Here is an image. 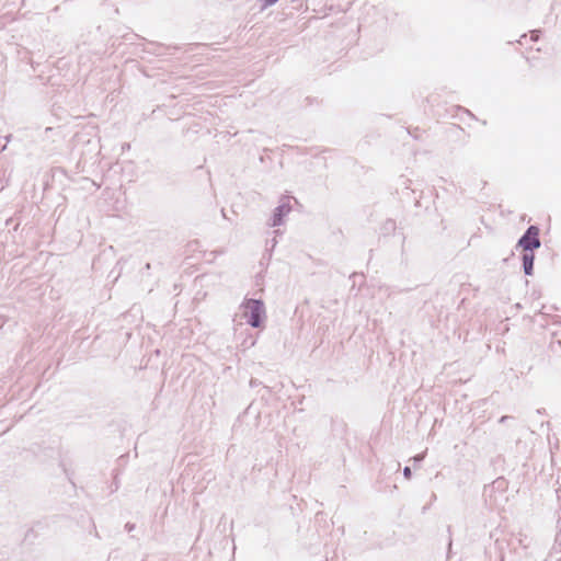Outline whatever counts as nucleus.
Segmentation results:
<instances>
[{"mask_svg": "<svg viewBox=\"0 0 561 561\" xmlns=\"http://www.w3.org/2000/svg\"><path fill=\"white\" fill-rule=\"evenodd\" d=\"M125 528H126V530H127V531H129V533H130V531H133V530L135 529V524L127 523V524L125 525Z\"/></svg>", "mask_w": 561, "mask_h": 561, "instance_id": "nucleus-10", "label": "nucleus"}, {"mask_svg": "<svg viewBox=\"0 0 561 561\" xmlns=\"http://www.w3.org/2000/svg\"><path fill=\"white\" fill-rule=\"evenodd\" d=\"M396 228V222L393 220H388L386 224H385V229L387 231H390V230H394Z\"/></svg>", "mask_w": 561, "mask_h": 561, "instance_id": "nucleus-5", "label": "nucleus"}, {"mask_svg": "<svg viewBox=\"0 0 561 561\" xmlns=\"http://www.w3.org/2000/svg\"><path fill=\"white\" fill-rule=\"evenodd\" d=\"M540 244L539 228L537 226H529L517 242V247L523 248L525 252H533L540 248Z\"/></svg>", "mask_w": 561, "mask_h": 561, "instance_id": "nucleus-2", "label": "nucleus"}, {"mask_svg": "<svg viewBox=\"0 0 561 561\" xmlns=\"http://www.w3.org/2000/svg\"><path fill=\"white\" fill-rule=\"evenodd\" d=\"M11 135L5 137V144L0 146V151H3L7 148V144L10 141Z\"/></svg>", "mask_w": 561, "mask_h": 561, "instance_id": "nucleus-11", "label": "nucleus"}, {"mask_svg": "<svg viewBox=\"0 0 561 561\" xmlns=\"http://www.w3.org/2000/svg\"><path fill=\"white\" fill-rule=\"evenodd\" d=\"M290 210L291 205L289 202V197L284 196L280 199V204L274 209L270 226L277 227L283 225L284 218L290 213Z\"/></svg>", "mask_w": 561, "mask_h": 561, "instance_id": "nucleus-3", "label": "nucleus"}, {"mask_svg": "<svg viewBox=\"0 0 561 561\" xmlns=\"http://www.w3.org/2000/svg\"><path fill=\"white\" fill-rule=\"evenodd\" d=\"M522 261H523V270H524V273L525 275H533V272H534V261H535V255L533 252H525L522 256Z\"/></svg>", "mask_w": 561, "mask_h": 561, "instance_id": "nucleus-4", "label": "nucleus"}, {"mask_svg": "<svg viewBox=\"0 0 561 561\" xmlns=\"http://www.w3.org/2000/svg\"><path fill=\"white\" fill-rule=\"evenodd\" d=\"M261 1H262V8L265 9L267 7L275 4L278 0H261Z\"/></svg>", "mask_w": 561, "mask_h": 561, "instance_id": "nucleus-6", "label": "nucleus"}, {"mask_svg": "<svg viewBox=\"0 0 561 561\" xmlns=\"http://www.w3.org/2000/svg\"><path fill=\"white\" fill-rule=\"evenodd\" d=\"M271 244H272V248H274L276 245V239L275 238L271 240Z\"/></svg>", "mask_w": 561, "mask_h": 561, "instance_id": "nucleus-13", "label": "nucleus"}, {"mask_svg": "<svg viewBox=\"0 0 561 561\" xmlns=\"http://www.w3.org/2000/svg\"><path fill=\"white\" fill-rule=\"evenodd\" d=\"M510 419V416L507 415H504L500 419V422L503 423V422H506V420Z\"/></svg>", "mask_w": 561, "mask_h": 561, "instance_id": "nucleus-12", "label": "nucleus"}, {"mask_svg": "<svg viewBox=\"0 0 561 561\" xmlns=\"http://www.w3.org/2000/svg\"><path fill=\"white\" fill-rule=\"evenodd\" d=\"M540 31H531V41H538Z\"/></svg>", "mask_w": 561, "mask_h": 561, "instance_id": "nucleus-8", "label": "nucleus"}, {"mask_svg": "<svg viewBox=\"0 0 561 561\" xmlns=\"http://www.w3.org/2000/svg\"><path fill=\"white\" fill-rule=\"evenodd\" d=\"M423 459H424V454H419V455H416V456L413 458V460H414L415 462H421Z\"/></svg>", "mask_w": 561, "mask_h": 561, "instance_id": "nucleus-9", "label": "nucleus"}, {"mask_svg": "<svg viewBox=\"0 0 561 561\" xmlns=\"http://www.w3.org/2000/svg\"><path fill=\"white\" fill-rule=\"evenodd\" d=\"M150 267H151L150 263H147V264L145 265V268H146L147 271H149V270H150Z\"/></svg>", "mask_w": 561, "mask_h": 561, "instance_id": "nucleus-14", "label": "nucleus"}, {"mask_svg": "<svg viewBox=\"0 0 561 561\" xmlns=\"http://www.w3.org/2000/svg\"><path fill=\"white\" fill-rule=\"evenodd\" d=\"M241 308L244 309L243 316L252 328H261L266 319L264 302L261 299H245Z\"/></svg>", "mask_w": 561, "mask_h": 561, "instance_id": "nucleus-1", "label": "nucleus"}, {"mask_svg": "<svg viewBox=\"0 0 561 561\" xmlns=\"http://www.w3.org/2000/svg\"><path fill=\"white\" fill-rule=\"evenodd\" d=\"M403 474L407 479H410L411 476H412V471H411V468L410 467H404L403 469Z\"/></svg>", "mask_w": 561, "mask_h": 561, "instance_id": "nucleus-7", "label": "nucleus"}]
</instances>
